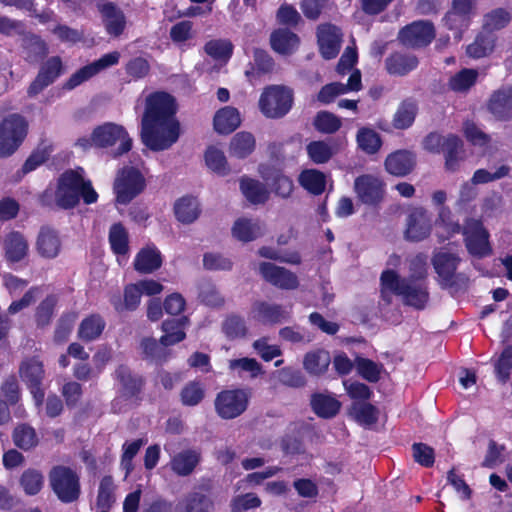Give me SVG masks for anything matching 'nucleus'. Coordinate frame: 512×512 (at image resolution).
<instances>
[{"instance_id": "f257e3e1", "label": "nucleus", "mask_w": 512, "mask_h": 512, "mask_svg": "<svg viewBox=\"0 0 512 512\" xmlns=\"http://www.w3.org/2000/svg\"><path fill=\"white\" fill-rule=\"evenodd\" d=\"M80 196L86 204L95 203L98 199L91 181L85 179L82 168L64 172L59 178L55 192L57 204L62 208L74 207L79 202Z\"/></svg>"}, {"instance_id": "f03ea898", "label": "nucleus", "mask_w": 512, "mask_h": 512, "mask_svg": "<svg viewBox=\"0 0 512 512\" xmlns=\"http://www.w3.org/2000/svg\"><path fill=\"white\" fill-rule=\"evenodd\" d=\"M381 293L384 298L394 294L405 304L417 309L423 308L428 300L426 288L419 281L402 279L394 270L387 269L381 275Z\"/></svg>"}, {"instance_id": "7ed1b4c3", "label": "nucleus", "mask_w": 512, "mask_h": 512, "mask_svg": "<svg viewBox=\"0 0 512 512\" xmlns=\"http://www.w3.org/2000/svg\"><path fill=\"white\" fill-rule=\"evenodd\" d=\"M75 145L83 150L115 147L116 154L121 155L131 149L132 139L123 126L108 122L97 126L90 136L79 138Z\"/></svg>"}, {"instance_id": "20e7f679", "label": "nucleus", "mask_w": 512, "mask_h": 512, "mask_svg": "<svg viewBox=\"0 0 512 512\" xmlns=\"http://www.w3.org/2000/svg\"><path fill=\"white\" fill-rule=\"evenodd\" d=\"M182 134L178 118L141 122V140L150 150L159 152L170 149Z\"/></svg>"}, {"instance_id": "39448f33", "label": "nucleus", "mask_w": 512, "mask_h": 512, "mask_svg": "<svg viewBox=\"0 0 512 512\" xmlns=\"http://www.w3.org/2000/svg\"><path fill=\"white\" fill-rule=\"evenodd\" d=\"M293 104L292 90L282 85L266 87L259 98V109L267 118H280L286 115Z\"/></svg>"}, {"instance_id": "423d86ee", "label": "nucleus", "mask_w": 512, "mask_h": 512, "mask_svg": "<svg viewBox=\"0 0 512 512\" xmlns=\"http://www.w3.org/2000/svg\"><path fill=\"white\" fill-rule=\"evenodd\" d=\"M423 148L431 153L445 152V165L450 171L456 170L462 160V142L455 135L430 133L423 140Z\"/></svg>"}, {"instance_id": "0eeeda50", "label": "nucleus", "mask_w": 512, "mask_h": 512, "mask_svg": "<svg viewBox=\"0 0 512 512\" xmlns=\"http://www.w3.org/2000/svg\"><path fill=\"white\" fill-rule=\"evenodd\" d=\"M28 131L26 120L19 115H11L0 125V157L13 154L25 139Z\"/></svg>"}, {"instance_id": "6e6552de", "label": "nucleus", "mask_w": 512, "mask_h": 512, "mask_svg": "<svg viewBox=\"0 0 512 512\" xmlns=\"http://www.w3.org/2000/svg\"><path fill=\"white\" fill-rule=\"evenodd\" d=\"M145 186L144 175L138 167H124L114 182L117 202L129 203L145 189Z\"/></svg>"}, {"instance_id": "1a4fd4ad", "label": "nucleus", "mask_w": 512, "mask_h": 512, "mask_svg": "<svg viewBox=\"0 0 512 512\" xmlns=\"http://www.w3.org/2000/svg\"><path fill=\"white\" fill-rule=\"evenodd\" d=\"M49 479L53 491L62 502L70 503L78 499L79 477L72 469L65 466L54 467Z\"/></svg>"}, {"instance_id": "9d476101", "label": "nucleus", "mask_w": 512, "mask_h": 512, "mask_svg": "<svg viewBox=\"0 0 512 512\" xmlns=\"http://www.w3.org/2000/svg\"><path fill=\"white\" fill-rule=\"evenodd\" d=\"M249 400L250 393L245 389L224 390L215 399V409L221 418L233 419L247 409Z\"/></svg>"}, {"instance_id": "9b49d317", "label": "nucleus", "mask_w": 512, "mask_h": 512, "mask_svg": "<svg viewBox=\"0 0 512 512\" xmlns=\"http://www.w3.org/2000/svg\"><path fill=\"white\" fill-rule=\"evenodd\" d=\"M175 98L166 92H154L146 97L145 110L141 122L160 121L177 118Z\"/></svg>"}, {"instance_id": "f8f14e48", "label": "nucleus", "mask_w": 512, "mask_h": 512, "mask_svg": "<svg viewBox=\"0 0 512 512\" xmlns=\"http://www.w3.org/2000/svg\"><path fill=\"white\" fill-rule=\"evenodd\" d=\"M354 192L363 204L375 206L383 201L386 184L378 175L363 174L355 179Z\"/></svg>"}, {"instance_id": "ddd939ff", "label": "nucleus", "mask_w": 512, "mask_h": 512, "mask_svg": "<svg viewBox=\"0 0 512 512\" xmlns=\"http://www.w3.org/2000/svg\"><path fill=\"white\" fill-rule=\"evenodd\" d=\"M19 373L21 380L29 388L35 405L39 407L44 399V390L41 388L44 378L42 362L37 358L25 360L20 366Z\"/></svg>"}, {"instance_id": "4468645a", "label": "nucleus", "mask_w": 512, "mask_h": 512, "mask_svg": "<svg viewBox=\"0 0 512 512\" xmlns=\"http://www.w3.org/2000/svg\"><path fill=\"white\" fill-rule=\"evenodd\" d=\"M466 247L470 254L477 257H484L491 253L488 241L489 234L482 224L477 220L467 222L463 231Z\"/></svg>"}, {"instance_id": "2eb2a0df", "label": "nucleus", "mask_w": 512, "mask_h": 512, "mask_svg": "<svg viewBox=\"0 0 512 512\" xmlns=\"http://www.w3.org/2000/svg\"><path fill=\"white\" fill-rule=\"evenodd\" d=\"M447 199L446 192L443 190L435 191L432 194V203L436 206H442L438 212V218L435 222L436 234L441 240L448 239L454 234L460 232V225L453 220L451 211L443 204Z\"/></svg>"}, {"instance_id": "dca6fc26", "label": "nucleus", "mask_w": 512, "mask_h": 512, "mask_svg": "<svg viewBox=\"0 0 512 512\" xmlns=\"http://www.w3.org/2000/svg\"><path fill=\"white\" fill-rule=\"evenodd\" d=\"M317 42L320 54L325 59L335 58L341 48L342 33L332 24H322L317 28Z\"/></svg>"}, {"instance_id": "f3484780", "label": "nucleus", "mask_w": 512, "mask_h": 512, "mask_svg": "<svg viewBox=\"0 0 512 512\" xmlns=\"http://www.w3.org/2000/svg\"><path fill=\"white\" fill-rule=\"evenodd\" d=\"M258 271L266 281L281 289L292 290L299 285L298 278L293 272L272 263L261 262Z\"/></svg>"}, {"instance_id": "a211bd4d", "label": "nucleus", "mask_w": 512, "mask_h": 512, "mask_svg": "<svg viewBox=\"0 0 512 512\" xmlns=\"http://www.w3.org/2000/svg\"><path fill=\"white\" fill-rule=\"evenodd\" d=\"M119 59L120 53L116 51L103 55L97 61L81 68L76 73H74L66 84L67 88H75L76 86L80 85L81 83L88 80L100 71L117 64L119 62Z\"/></svg>"}, {"instance_id": "6ab92c4d", "label": "nucleus", "mask_w": 512, "mask_h": 512, "mask_svg": "<svg viewBox=\"0 0 512 512\" xmlns=\"http://www.w3.org/2000/svg\"><path fill=\"white\" fill-rule=\"evenodd\" d=\"M399 38L404 45L420 47L431 42L434 29L429 22H414L400 31Z\"/></svg>"}, {"instance_id": "aec40b11", "label": "nucleus", "mask_w": 512, "mask_h": 512, "mask_svg": "<svg viewBox=\"0 0 512 512\" xmlns=\"http://www.w3.org/2000/svg\"><path fill=\"white\" fill-rule=\"evenodd\" d=\"M431 228L432 219L428 211L415 208L408 217L405 235L409 240L420 241L430 234Z\"/></svg>"}, {"instance_id": "412c9836", "label": "nucleus", "mask_w": 512, "mask_h": 512, "mask_svg": "<svg viewBox=\"0 0 512 512\" xmlns=\"http://www.w3.org/2000/svg\"><path fill=\"white\" fill-rule=\"evenodd\" d=\"M416 157L409 150H397L390 153L384 162L386 171L394 176H406L414 169Z\"/></svg>"}, {"instance_id": "4be33fe9", "label": "nucleus", "mask_w": 512, "mask_h": 512, "mask_svg": "<svg viewBox=\"0 0 512 512\" xmlns=\"http://www.w3.org/2000/svg\"><path fill=\"white\" fill-rule=\"evenodd\" d=\"M163 258L160 250L153 244L141 248L136 254L133 265L136 271L142 274H150L162 265Z\"/></svg>"}, {"instance_id": "5701e85b", "label": "nucleus", "mask_w": 512, "mask_h": 512, "mask_svg": "<svg viewBox=\"0 0 512 512\" xmlns=\"http://www.w3.org/2000/svg\"><path fill=\"white\" fill-rule=\"evenodd\" d=\"M289 315L290 310L280 305L265 302L255 303L251 310L252 318L265 324L279 323L287 319Z\"/></svg>"}, {"instance_id": "b1692460", "label": "nucleus", "mask_w": 512, "mask_h": 512, "mask_svg": "<svg viewBox=\"0 0 512 512\" xmlns=\"http://www.w3.org/2000/svg\"><path fill=\"white\" fill-rule=\"evenodd\" d=\"M4 256L8 262L16 263L23 260L29 251L26 238L19 232H10L3 238Z\"/></svg>"}, {"instance_id": "393cba45", "label": "nucleus", "mask_w": 512, "mask_h": 512, "mask_svg": "<svg viewBox=\"0 0 512 512\" xmlns=\"http://www.w3.org/2000/svg\"><path fill=\"white\" fill-rule=\"evenodd\" d=\"M459 258L451 253L439 252L433 258V265L443 286H451L454 283L455 271Z\"/></svg>"}, {"instance_id": "a878e982", "label": "nucleus", "mask_w": 512, "mask_h": 512, "mask_svg": "<svg viewBox=\"0 0 512 512\" xmlns=\"http://www.w3.org/2000/svg\"><path fill=\"white\" fill-rule=\"evenodd\" d=\"M109 244L113 253L117 256L120 265L127 263L129 252V236L126 228L121 223H115L109 230Z\"/></svg>"}, {"instance_id": "bb28decb", "label": "nucleus", "mask_w": 512, "mask_h": 512, "mask_svg": "<svg viewBox=\"0 0 512 512\" xmlns=\"http://www.w3.org/2000/svg\"><path fill=\"white\" fill-rule=\"evenodd\" d=\"M36 250L43 258L52 259L57 257L61 250L58 233L49 227H43L36 239Z\"/></svg>"}, {"instance_id": "cd10ccee", "label": "nucleus", "mask_w": 512, "mask_h": 512, "mask_svg": "<svg viewBox=\"0 0 512 512\" xmlns=\"http://www.w3.org/2000/svg\"><path fill=\"white\" fill-rule=\"evenodd\" d=\"M231 233L233 238L241 242H251L263 234L261 224L258 220L239 217L232 225Z\"/></svg>"}, {"instance_id": "c85d7f7f", "label": "nucleus", "mask_w": 512, "mask_h": 512, "mask_svg": "<svg viewBox=\"0 0 512 512\" xmlns=\"http://www.w3.org/2000/svg\"><path fill=\"white\" fill-rule=\"evenodd\" d=\"M241 124L239 111L231 106L219 109L213 118L214 130L219 134H230Z\"/></svg>"}, {"instance_id": "c756f323", "label": "nucleus", "mask_w": 512, "mask_h": 512, "mask_svg": "<svg viewBox=\"0 0 512 512\" xmlns=\"http://www.w3.org/2000/svg\"><path fill=\"white\" fill-rule=\"evenodd\" d=\"M200 203L197 198L183 196L174 203V214L182 224H191L200 216Z\"/></svg>"}, {"instance_id": "7c9ffc66", "label": "nucleus", "mask_w": 512, "mask_h": 512, "mask_svg": "<svg viewBox=\"0 0 512 512\" xmlns=\"http://www.w3.org/2000/svg\"><path fill=\"white\" fill-rule=\"evenodd\" d=\"M100 12L108 34L119 36L126 24L123 12L112 3H106L100 6Z\"/></svg>"}, {"instance_id": "2f4dec72", "label": "nucleus", "mask_w": 512, "mask_h": 512, "mask_svg": "<svg viewBox=\"0 0 512 512\" xmlns=\"http://www.w3.org/2000/svg\"><path fill=\"white\" fill-rule=\"evenodd\" d=\"M187 326L188 319L186 317L164 321L162 323L163 335L160 338L161 345L170 346L184 340Z\"/></svg>"}, {"instance_id": "473e14b6", "label": "nucleus", "mask_w": 512, "mask_h": 512, "mask_svg": "<svg viewBox=\"0 0 512 512\" xmlns=\"http://www.w3.org/2000/svg\"><path fill=\"white\" fill-rule=\"evenodd\" d=\"M270 43L275 52L290 55L298 49L300 40L295 33L286 29H278L271 34Z\"/></svg>"}, {"instance_id": "72a5a7b5", "label": "nucleus", "mask_w": 512, "mask_h": 512, "mask_svg": "<svg viewBox=\"0 0 512 512\" xmlns=\"http://www.w3.org/2000/svg\"><path fill=\"white\" fill-rule=\"evenodd\" d=\"M340 150L341 143L335 140L314 141L307 146L308 156L316 164L328 162Z\"/></svg>"}, {"instance_id": "f704fd0d", "label": "nucleus", "mask_w": 512, "mask_h": 512, "mask_svg": "<svg viewBox=\"0 0 512 512\" xmlns=\"http://www.w3.org/2000/svg\"><path fill=\"white\" fill-rule=\"evenodd\" d=\"M61 72V61L59 58H51L46 64L41 68L37 78L31 84L29 88L30 94H37L44 87L51 84Z\"/></svg>"}, {"instance_id": "c9c22d12", "label": "nucleus", "mask_w": 512, "mask_h": 512, "mask_svg": "<svg viewBox=\"0 0 512 512\" xmlns=\"http://www.w3.org/2000/svg\"><path fill=\"white\" fill-rule=\"evenodd\" d=\"M489 110L498 119H508L512 116V89L506 88L493 94Z\"/></svg>"}, {"instance_id": "e433bc0d", "label": "nucleus", "mask_w": 512, "mask_h": 512, "mask_svg": "<svg viewBox=\"0 0 512 512\" xmlns=\"http://www.w3.org/2000/svg\"><path fill=\"white\" fill-rule=\"evenodd\" d=\"M331 363V356L323 349L308 352L303 360L304 369L312 375H320L328 369Z\"/></svg>"}, {"instance_id": "4c0bfd02", "label": "nucleus", "mask_w": 512, "mask_h": 512, "mask_svg": "<svg viewBox=\"0 0 512 512\" xmlns=\"http://www.w3.org/2000/svg\"><path fill=\"white\" fill-rule=\"evenodd\" d=\"M356 142L358 148L368 155L376 154L382 146L381 136L370 127H361L358 129Z\"/></svg>"}, {"instance_id": "58836bf2", "label": "nucleus", "mask_w": 512, "mask_h": 512, "mask_svg": "<svg viewBox=\"0 0 512 512\" xmlns=\"http://www.w3.org/2000/svg\"><path fill=\"white\" fill-rule=\"evenodd\" d=\"M105 328V321L100 315H90L84 318L78 328V337L89 342L100 337Z\"/></svg>"}, {"instance_id": "ea45409f", "label": "nucleus", "mask_w": 512, "mask_h": 512, "mask_svg": "<svg viewBox=\"0 0 512 512\" xmlns=\"http://www.w3.org/2000/svg\"><path fill=\"white\" fill-rule=\"evenodd\" d=\"M199 462V454L195 450H185L176 454L170 462L171 469L180 476L189 475Z\"/></svg>"}, {"instance_id": "a19ab883", "label": "nucleus", "mask_w": 512, "mask_h": 512, "mask_svg": "<svg viewBox=\"0 0 512 512\" xmlns=\"http://www.w3.org/2000/svg\"><path fill=\"white\" fill-rule=\"evenodd\" d=\"M240 189L244 197L251 203H263L268 199V190L259 181L249 177L240 179Z\"/></svg>"}, {"instance_id": "79ce46f5", "label": "nucleus", "mask_w": 512, "mask_h": 512, "mask_svg": "<svg viewBox=\"0 0 512 512\" xmlns=\"http://www.w3.org/2000/svg\"><path fill=\"white\" fill-rule=\"evenodd\" d=\"M300 185L308 192L319 195L324 192L326 187V176L316 169L304 170L299 175Z\"/></svg>"}, {"instance_id": "37998d69", "label": "nucleus", "mask_w": 512, "mask_h": 512, "mask_svg": "<svg viewBox=\"0 0 512 512\" xmlns=\"http://www.w3.org/2000/svg\"><path fill=\"white\" fill-rule=\"evenodd\" d=\"M313 411L320 417L330 418L335 416L340 407V402L331 395L316 394L311 400Z\"/></svg>"}, {"instance_id": "c03bdc74", "label": "nucleus", "mask_w": 512, "mask_h": 512, "mask_svg": "<svg viewBox=\"0 0 512 512\" xmlns=\"http://www.w3.org/2000/svg\"><path fill=\"white\" fill-rule=\"evenodd\" d=\"M349 414L362 426H371L378 419V410L367 402L355 401L350 407Z\"/></svg>"}, {"instance_id": "a18cd8bd", "label": "nucleus", "mask_w": 512, "mask_h": 512, "mask_svg": "<svg viewBox=\"0 0 512 512\" xmlns=\"http://www.w3.org/2000/svg\"><path fill=\"white\" fill-rule=\"evenodd\" d=\"M204 160L207 168L220 176H225L230 171L224 152L216 146L206 149Z\"/></svg>"}, {"instance_id": "49530a36", "label": "nucleus", "mask_w": 512, "mask_h": 512, "mask_svg": "<svg viewBox=\"0 0 512 512\" xmlns=\"http://www.w3.org/2000/svg\"><path fill=\"white\" fill-rule=\"evenodd\" d=\"M418 60L412 55L396 53L386 60V67L390 74L404 75L415 69Z\"/></svg>"}, {"instance_id": "de8ad7c7", "label": "nucleus", "mask_w": 512, "mask_h": 512, "mask_svg": "<svg viewBox=\"0 0 512 512\" xmlns=\"http://www.w3.org/2000/svg\"><path fill=\"white\" fill-rule=\"evenodd\" d=\"M260 174L267 182L270 180L274 181V190L279 196L288 197L292 193L293 182L279 171L270 170L265 166H261Z\"/></svg>"}, {"instance_id": "09e8293b", "label": "nucleus", "mask_w": 512, "mask_h": 512, "mask_svg": "<svg viewBox=\"0 0 512 512\" xmlns=\"http://www.w3.org/2000/svg\"><path fill=\"white\" fill-rule=\"evenodd\" d=\"M417 105L412 101H404L397 108L393 116V127L396 129H407L415 121Z\"/></svg>"}, {"instance_id": "8fccbe9b", "label": "nucleus", "mask_w": 512, "mask_h": 512, "mask_svg": "<svg viewBox=\"0 0 512 512\" xmlns=\"http://www.w3.org/2000/svg\"><path fill=\"white\" fill-rule=\"evenodd\" d=\"M255 148L254 136L249 132H239L234 135L230 142V153L232 156L244 158Z\"/></svg>"}, {"instance_id": "3c124183", "label": "nucleus", "mask_w": 512, "mask_h": 512, "mask_svg": "<svg viewBox=\"0 0 512 512\" xmlns=\"http://www.w3.org/2000/svg\"><path fill=\"white\" fill-rule=\"evenodd\" d=\"M141 293L136 285L130 284L125 287L124 290V301L121 302L118 297L112 298L111 302L115 309L119 312L124 310H135L141 302Z\"/></svg>"}, {"instance_id": "603ef678", "label": "nucleus", "mask_w": 512, "mask_h": 512, "mask_svg": "<svg viewBox=\"0 0 512 512\" xmlns=\"http://www.w3.org/2000/svg\"><path fill=\"white\" fill-rule=\"evenodd\" d=\"M13 440L17 447L24 450H29L38 444L35 429L27 424L18 425L14 429Z\"/></svg>"}, {"instance_id": "864d4df0", "label": "nucleus", "mask_w": 512, "mask_h": 512, "mask_svg": "<svg viewBox=\"0 0 512 512\" xmlns=\"http://www.w3.org/2000/svg\"><path fill=\"white\" fill-rule=\"evenodd\" d=\"M211 501L205 496L193 494L177 505V512H210Z\"/></svg>"}, {"instance_id": "5fc2aeb1", "label": "nucleus", "mask_w": 512, "mask_h": 512, "mask_svg": "<svg viewBox=\"0 0 512 512\" xmlns=\"http://www.w3.org/2000/svg\"><path fill=\"white\" fill-rule=\"evenodd\" d=\"M342 125L341 119L328 111L319 112L314 119L315 128L325 134L335 133Z\"/></svg>"}, {"instance_id": "6e6d98bb", "label": "nucleus", "mask_w": 512, "mask_h": 512, "mask_svg": "<svg viewBox=\"0 0 512 512\" xmlns=\"http://www.w3.org/2000/svg\"><path fill=\"white\" fill-rule=\"evenodd\" d=\"M478 72L474 69H463L449 81L450 88L455 92L467 91L477 80Z\"/></svg>"}, {"instance_id": "4d7b16f0", "label": "nucleus", "mask_w": 512, "mask_h": 512, "mask_svg": "<svg viewBox=\"0 0 512 512\" xmlns=\"http://www.w3.org/2000/svg\"><path fill=\"white\" fill-rule=\"evenodd\" d=\"M229 369L240 376L246 373L252 378L262 372L260 364L255 359L247 357L230 360Z\"/></svg>"}, {"instance_id": "13d9d810", "label": "nucleus", "mask_w": 512, "mask_h": 512, "mask_svg": "<svg viewBox=\"0 0 512 512\" xmlns=\"http://www.w3.org/2000/svg\"><path fill=\"white\" fill-rule=\"evenodd\" d=\"M233 46L228 40H211L205 45L206 53L215 60L226 62L231 57Z\"/></svg>"}, {"instance_id": "bf43d9fd", "label": "nucleus", "mask_w": 512, "mask_h": 512, "mask_svg": "<svg viewBox=\"0 0 512 512\" xmlns=\"http://www.w3.org/2000/svg\"><path fill=\"white\" fill-rule=\"evenodd\" d=\"M511 21V14L503 8H497L485 15L484 28L488 31L504 28Z\"/></svg>"}, {"instance_id": "052dcab7", "label": "nucleus", "mask_w": 512, "mask_h": 512, "mask_svg": "<svg viewBox=\"0 0 512 512\" xmlns=\"http://www.w3.org/2000/svg\"><path fill=\"white\" fill-rule=\"evenodd\" d=\"M20 484L26 494L35 495L43 486V475L37 470L28 469L22 474Z\"/></svg>"}, {"instance_id": "680f3d73", "label": "nucleus", "mask_w": 512, "mask_h": 512, "mask_svg": "<svg viewBox=\"0 0 512 512\" xmlns=\"http://www.w3.org/2000/svg\"><path fill=\"white\" fill-rule=\"evenodd\" d=\"M494 38L492 36H479L475 42L467 47V53L472 58H481L493 51Z\"/></svg>"}, {"instance_id": "e2e57ef3", "label": "nucleus", "mask_w": 512, "mask_h": 512, "mask_svg": "<svg viewBox=\"0 0 512 512\" xmlns=\"http://www.w3.org/2000/svg\"><path fill=\"white\" fill-rule=\"evenodd\" d=\"M261 499L255 493H246L234 497L231 501L233 512H245L261 506Z\"/></svg>"}, {"instance_id": "0e129e2a", "label": "nucleus", "mask_w": 512, "mask_h": 512, "mask_svg": "<svg viewBox=\"0 0 512 512\" xmlns=\"http://www.w3.org/2000/svg\"><path fill=\"white\" fill-rule=\"evenodd\" d=\"M512 368V345L506 347L495 363V373L501 382L508 381Z\"/></svg>"}, {"instance_id": "69168bd1", "label": "nucleus", "mask_w": 512, "mask_h": 512, "mask_svg": "<svg viewBox=\"0 0 512 512\" xmlns=\"http://www.w3.org/2000/svg\"><path fill=\"white\" fill-rule=\"evenodd\" d=\"M344 388L350 398L359 402H366V400L370 399L372 392L370 388L363 383L351 380L343 381Z\"/></svg>"}, {"instance_id": "338daca9", "label": "nucleus", "mask_w": 512, "mask_h": 512, "mask_svg": "<svg viewBox=\"0 0 512 512\" xmlns=\"http://www.w3.org/2000/svg\"><path fill=\"white\" fill-rule=\"evenodd\" d=\"M57 302L56 295H49L40 303L36 312L38 325L44 326L50 322Z\"/></svg>"}, {"instance_id": "774afa93", "label": "nucleus", "mask_w": 512, "mask_h": 512, "mask_svg": "<svg viewBox=\"0 0 512 512\" xmlns=\"http://www.w3.org/2000/svg\"><path fill=\"white\" fill-rule=\"evenodd\" d=\"M23 46L27 50L30 60H36L37 57H42L47 52L46 44L35 35H26L23 38Z\"/></svg>"}]
</instances>
